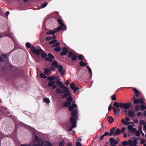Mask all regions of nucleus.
<instances>
[{"label":"nucleus","instance_id":"22","mask_svg":"<svg viewBox=\"0 0 146 146\" xmlns=\"http://www.w3.org/2000/svg\"><path fill=\"white\" fill-rule=\"evenodd\" d=\"M67 102H70L71 103L72 100V98L71 96H68L66 98Z\"/></svg>","mask_w":146,"mask_h":146},{"label":"nucleus","instance_id":"46","mask_svg":"<svg viewBox=\"0 0 146 146\" xmlns=\"http://www.w3.org/2000/svg\"><path fill=\"white\" fill-rule=\"evenodd\" d=\"M60 44L58 42H56V44H53L52 46L53 47H56L58 46H60Z\"/></svg>","mask_w":146,"mask_h":146},{"label":"nucleus","instance_id":"47","mask_svg":"<svg viewBox=\"0 0 146 146\" xmlns=\"http://www.w3.org/2000/svg\"><path fill=\"white\" fill-rule=\"evenodd\" d=\"M132 140L131 139H129L128 141V144L130 145H132Z\"/></svg>","mask_w":146,"mask_h":146},{"label":"nucleus","instance_id":"51","mask_svg":"<svg viewBox=\"0 0 146 146\" xmlns=\"http://www.w3.org/2000/svg\"><path fill=\"white\" fill-rule=\"evenodd\" d=\"M112 108L113 109V110L114 111V114L115 115H117V113H116V108H114V107H112Z\"/></svg>","mask_w":146,"mask_h":146},{"label":"nucleus","instance_id":"44","mask_svg":"<svg viewBox=\"0 0 146 146\" xmlns=\"http://www.w3.org/2000/svg\"><path fill=\"white\" fill-rule=\"evenodd\" d=\"M139 103V100H138L137 99H135L134 101H133V103L135 104H138Z\"/></svg>","mask_w":146,"mask_h":146},{"label":"nucleus","instance_id":"32","mask_svg":"<svg viewBox=\"0 0 146 146\" xmlns=\"http://www.w3.org/2000/svg\"><path fill=\"white\" fill-rule=\"evenodd\" d=\"M57 42V40L55 39H54L50 41L49 42V43L50 44H53L54 43H56Z\"/></svg>","mask_w":146,"mask_h":146},{"label":"nucleus","instance_id":"4","mask_svg":"<svg viewBox=\"0 0 146 146\" xmlns=\"http://www.w3.org/2000/svg\"><path fill=\"white\" fill-rule=\"evenodd\" d=\"M56 83L60 86V88H57L56 90V92L58 95L63 94L64 93V85L62 84L59 81L56 82Z\"/></svg>","mask_w":146,"mask_h":146},{"label":"nucleus","instance_id":"14","mask_svg":"<svg viewBox=\"0 0 146 146\" xmlns=\"http://www.w3.org/2000/svg\"><path fill=\"white\" fill-rule=\"evenodd\" d=\"M121 133V130L119 129H116L115 131L114 132L113 135L115 136L118 135H119Z\"/></svg>","mask_w":146,"mask_h":146},{"label":"nucleus","instance_id":"30","mask_svg":"<svg viewBox=\"0 0 146 146\" xmlns=\"http://www.w3.org/2000/svg\"><path fill=\"white\" fill-rule=\"evenodd\" d=\"M132 139H134L133 141V144L134 145H135L137 144V141L136 138L135 137H133Z\"/></svg>","mask_w":146,"mask_h":146},{"label":"nucleus","instance_id":"18","mask_svg":"<svg viewBox=\"0 0 146 146\" xmlns=\"http://www.w3.org/2000/svg\"><path fill=\"white\" fill-rule=\"evenodd\" d=\"M43 101L47 104H49L50 102V100L49 98H45L43 99Z\"/></svg>","mask_w":146,"mask_h":146},{"label":"nucleus","instance_id":"64","mask_svg":"<svg viewBox=\"0 0 146 146\" xmlns=\"http://www.w3.org/2000/svg\"><path fill=\"white\" fill-rule=\"evenodd\" d=\"M67 146H72V144L70 142L68 143L67 144Z\"/></svg>","mask_w":146,"mask_h":146},{"label":"nucleus","instance_id":"27","mask_svg":"<svg viewBox=\"0 0 146 146\" xmlns=\"http://www.w3.org/2000/svg\"><path fill=\"white\" fill-rule=\"evenodd\" d=\"M61 49L60 47L59 46H57L56 47L54 48V50L57 52H59Z\"/></svg>","mask_w":146,"mask_h":146},{"label":"nucleus","instance_id":"60","mask_svg":"<svg viewBox=\"0 0 146 146\" xmlns=\"http://www.w3.org/2000/svg\"><path fill=\"white\" fill-rule=\"evenodd\" d=\"M138 128H139V131H140V132H141V131H142V126L141 125H139L138 126Z\"/></svg>","mask_w":146,"mask_h":146},{"label":"nucleus","instance_id":"62","mask_svg":"<svg viewBox=\"0 0 146 146\" xmlns=\"http://www.w3.org/2000/svg\"><path fill=\"white\" fill-rule=\"evenodd\" d=\"M65 88V91H70L69 89L68 88L64 86V88Z\"/></svg>","mask_w":146,"mask_h":146},{"label":"nucleus","instance_id":"16","mask_svg":"<svg viewBox=\"0 0 146 146\" xmlns=\"http://www.w3.org/2000/svg\"><path fill=\"white\" fill-rule=\"evenodd\" d=\"M52 66L54 67L57 68L58 67V64L56 61H53L52 63Z\"/></svg>","mask_w":146,"mask_h":146},{"label":"nucleus","instance_id":"48","mask_svg":"<svg viewBox=\"0 0 146 146\" xmlns=\"http://www.w3.org/2000/svg\"><path fill=\"white\" fill-rule=\"evenodd\" d=\"M47 3L45 2V3H43L42 5V8H44L46 6H47Z\"/></svg>","mask_w":146,"mask_h":146},{"label":"nucleus","instance_id":"35","mask_svg":"<svg viewBox=\"0 0 146 146\" xmlns=\"http://www.w3.org/2000/svg\"><path fill=\"white\" fill-rule=\"evenodd\" d=\"M133 127L131 125H128L127 128L129 130H131L133 129Z\"/></svg>","mask_w":146,"mask_h":146},{"label":"nucleus","instance_id":"28","mask_svg":"<svg viewBox=\"0 0 146 146\" xmlns=\"http://www.w3.org/2000/svg\"><path fill=\"white\" fill-rule=\"evenodd\" d=\"M57 68H58V70L59 72L62 71L63 67L60 65H58V67Z\"/></svg>","mask_w":146,"mask_h":146},{"label":"nucleus","instance_id":"53","mask_svg":"<svg viewBox=\"0 0 146 146\" xmlns=\"http://www.w3.org/2000/svg\"><path fill=\"white\" fill-rule=\"evenodd\" d=\"M1 56L4 58H6L7 57V55L6 54H2Z\"/></svg>","mask_w":146,"mask_h":146},{"label":"nucleus","instance_id":"20","mask_svg":"<svg viewBox=\"0 0 146 146\" xmlns=\"http://www.w3.org/2000/svg\"><path fill=\"white\" fill-rule=\"evenodd\" d=\"M55 82L54 81H50L48 82V85L49 87H51L55 84Z\"/></svg>","mask_w":146,"mask_h":146},{"label":"nucleus","instance_id":"5","mask_svg":"<svg viewBox=\"0 0 146 146\" xmlns=\"http://www.w3.org/2000/svg\"><path fill=\"white\" fill-rule=\"evenodd\" d=\"M120 105L121 109L124 108L125 109L124 111L125 112H126V110L131 108L132 106V104L130 103H122L120 102Z\"/></svg>","mask_w":146,"mask_h":146},{"label":"nucleus","instance_id":"29","mask_svg":"<svg viewBox=\"0 0 146 146\" xmlns=\"http://www.w3.org/2000/svg\"><path fill=\"white\" fill-rule=\"evenodd\" d=\"M80 66H81L83 67L86 65V63L83 62V61H81L79 63Z\"/></svg>","mask_w":146,"mask_h":146},{"label":"nucleus","instance_id":"8","mask_svg":"<svg viewBox=\"0 0 146 146\" xmlns=\"http://www.w3.org/2000/svg\"><path fill=\"white\" fill-rule=\"evenodd\" d=\"M78 111L77 109H75L71 112V115L73 117H75L78 114Z\"/></svg>","mask_w":146,"mask_h":146},{"label":"nucleus","instance_id":"10","mask_svg":"<svg viewBox=\"0 0 146 146\" xmlns=\"http://www.w3.org/2000/svg\"><path fill=\"white\" fill-rule=\"evenodd\" d=\"M77 106V105L74 103L72 104L71 106L69 107V110L70 111H73L74 109L76 108Z\"/></svg>","mask_w":146,"mask_h":146},{"label":"nucleus","instance_id":"7","mask_svg":"<svg viewBox=\"0 0 146 146\" xmlns=\"http://www.w3.org/2000/svg\"><path fill=\"white\" fill-rule=\"evenodd\" d=\"M49 57H47L45 58V60L51 62L52 60V59L54 58V57L52 54L49 53L48 54Z\"/></svg>","mask_w":146,"mask_h":146},{"label":"nucleus","instance_id":"57","mask_svg":"<svg viewBox=\"0 0 146 146\" xmlns=\"http://www.w3.org/2000/svg\"><path fill=\"white\" fill-rule=\"evenodd\" d=\"M137 116H140L142 115V113L141 112H139L136 114Z\"/></svg>","mask_w":146,"mask_h":146},{"label":"nucleus","instance_id":"3","mask_svg":"<svg viewBox=\"0 0 146 146\" xmlns=\"http://www.w3.org/2000/svg\"><path fill=\"white\" fill-rule=\"evenodd\" d=\"M57 21L59 24L60 25V26H59L57 28V29H55L54 31H50L46 33V34L47 35H49L51 34H54L57 31H58L61 29H63L64 27V25L63 22L60 19H58Z\"/></svg>","mask_w":146,"mask_h":146},{"label":"nucleus","instance_id":"33","mask_svg":"<svg viewBox=\"0 0 146 146\" xmlns=\"http://www.w3.org/2000/svg\"><path fill=\"white\" fill-rule=\"evenodd\" d=\"M78 59L80 60H82L83 59V56L82 54H80L78 56H77Z\"/></svg>","mask_w":146,"mask_h":146},{"label":"nucleus","instance_id":"39","mask_svg":"<svg viewBox=\"0 0 146 146\" xmlns=\"http://www.w3.org/2000/svg\"><path fill=\"white\" fill-rule=\"evenodd\" d=\"M46 40H50L52 39V37L50 36H48L46 37Z\"/></svg>","mask_w":146,"mask_h":146},{"label":"nucleus","instance_id":"25","mask_svg":"<svg viewBox=\"0 0 146 146\" xmlns=\"http://www.w3.org/2000/svg\"><path fill=\"white\" fill-rule=\"evenodd\" d=\"M140 106V110L141 111H143L144 110L146 109V106H144L143 105H141Z\"/></svg>","mask_w":146,"mask_h":146},{"label":"nucleus","instance_id":"13","mask_svg":"<svg viewBox=\"0 0 146 146\" xmlns=\"http://www.w3.org/2000/svg\"><path fill=\"white\" fill-rule=\"evenodd\" d=\"M72 95L70 91H65V90L64 91V98L72 96Z\"/></svg>","mask_w":146,"mask_h":146},{"label":"nucleus","instance_id":"54","mask_svg":"<svg viewBox=\"0 0 146 146\" xmlns=\"http://www.w3.org/2000/svg\"><path fill=\"white\" fill-rule=\"evenodd\" d=\"M31 143H30L28 144H22L21 145V146H31Z\"/></svg>","mask_w":146,"mask_h":146},{"label":"nucleus","instance_id":"15","mask_svg":"<svg viewBox=\"0 0 146 146\" xmlns=\"http://www.w3.org/2000/svg\"><path fill=\"white\" fill-rule=\"evenodd\" d=\"M120 104V102L118 103L117 102H115L113 104V106L116 108H118L119 107L121 108Z\"/></svg>","mask_w":146,"mask_h":146},{"label":"nucleus","instance_id":"26","mask_svg":"<svg viewBox=\"0 0 146 146\" xmlns=\"http://www.w3.org/2000/svg\"><path fill=\"white\" fill-rule=\"evenodd\" d=\"M139 123L141 125H145L146 124V123L144 120H141L139 121Z\"/></svg>","mask_w":146,"mask_h":146},{"label":"nucleus","instance_id":"34","mask_svg":"<svg viewBox=\"0 0 146 146\" xmlns=\"http://www.w3.org/2000/svg\"><path fill=\"white\" fill-rule=\"evenodd\" d=\"M111 100H115L116 101L117 100L116 99V98L115 95V94H113L112 96H111Z\"/></svg>","mask_w":146,"mask_h":146},{"label":"nucleus","instance_id":"52","mask_svg":"<svg viewBox=\"0 0 146 146\" xmlns=\"http://www.w3.org/2000/svg\"><path fill=\"white\" fill-rule=\"evenodd\" d=\"M82 145L81 143L79 142H77L76 143V146H81Z\"/></svg>","mask_w":146,"mask_h":146},{"label":"nucleus","instance_id":"17","mask_svg":"<svg viewBox=\"0 0 146 146\" xmlns=\"http://www.w3.org/2000/svg\"><path fill=\"white\" fill-rule=\"evenodd\" d=\"M115 127H113L111 129L110 132V136H111L113 135H114V133L115 132L114 131L115 130Z\"/></svg>","mask_w":146,"mask_h":146},{"label":"nucleus","instance_id":"56","mask_svg":"<svg viewBox=\"0 0 146 146\" xmlns=\"http://www.w3.org/2000/svg\"><path fill=\"white\" fill-rule=\"evenodd\" d=\"M64 145V142L62 141L59 144L60 146H63Z\"/></svg>","mask_w":146,"mask_h":146},{"label":"nucleus","instance_id":"58","mask_svg":"<svg viewBox=\"0 0 146 146\" xmlns=\"http://www.w3.org/2000/svg\"><path fill=\"white\" fill-rule=\"evenodd\" d=\"M136 128H133V129L131 130V131L132 133H134L136 131Z\"/></svg>","mask_w":146,"mask_h":146},{"label":"nucleus","instance_id":"38","mask_svg":"<svg viewBox=\"0 0 146 146\" xmlns=\"http://www.w3.org/2000/svg\"><path fill=\"white\" fill-rule=\"evenodd\" d=\"M139 107L138 105H137L135 107V109L136 111H138L139 110Z\"/></svg>","mask_w":146,"mask_h":146},{"label":"nucleus","instance_id":"43","mask_svg":"<svg viewBox=\"0 0 146 146\" xmlns=\"http://www.w3.org/2000/svg\"><path fill=\"white\" fill-rule=\"evenodd\" d=\"M79 90V88L76 87H75L74 88V89H73V90H74V93H75L76 92V91Z\"/></svg>","mask_w":146,"mask_h":146},{"label":"nucleus","instance_id":"45","mask_svg":"<svg viewBox=\"0 0 146 146\" xmlns=\"http://www.w3.org/2000/svg\"><path fill=\"white\" fill-rule=\"evenodd\" d=\"M135 135L137 137H139L140 136V133L139 131H137L136 132Z\"/></svg>","mask_w":146,"mask_h":146},{"label":"nucleus","instance_id":"19","mask_svg":"<svg viewBox=\"0 0 146 146\" xmlns=\"http://www.w3.org/2000/svg\"><path fill=\"white\" fill-rule=\"evenodd\" d=\"M128 115L130 117H132L134 116V113L132 111H130L128 112Z\"/></svg>","mask_w":146,"mask_h":146},{"label":"nucleus","instance_id":"37","mask_svg":"<svg viewBox=\"0 0 146 146\" xmlns=\"http://www.w3.org/2000/svg\"><path fill=\"white\" fill-rule=\"evenodd\" d=\"M55 79V77L53 76H50L48 77V80H54Z\"/></svg>","mask_w":146,"mask_h":146},{"label":"nucleus","instance_id":"9","mask_svg":"<svg viewBox=\"0 0 146 146\" xmlns=\"http://www.w3.org/2000/svg\"><path fill=\"white\" fill-rule=\"evenodd\" d=\"M51 72L50 69L46 68L44 69V73L48 75H49Z\"/></svg>","mask_w":146,"mask_h":146},{"label":"nucleus","instance_id":"42","mask_svg":"<svg viewBox=\"0 0 146 146\" xmlns=\"http://www.w3.org/2000/svg\"><path fill=\"white\" fill-rule=\"evenodd\" d=\"M139 102L141 104H143L144 103V101L141 98L139 99Z\"/></svg>","mask_w":146,"mask_h":146},{"label":"nucleus","instance_id":"12","mask_svg":"<svg viewBox=\"0 0 146 146\" xmlns=\"http://www.w3.org/2000/svg\"><path fill=\"white\" fill-rule=\"evenodd\" d=\"M107 118L108 121L110 124L112 123L114 121V119L112 116H108Z\"/></svg>","mask_w":146,"mask_h":146},{"label":"nucleus","instance_id":"36","mask_svg":"<svg viewBox=\"0 0 146 146\" xmlns=\"http://www.w3.org/2000/svg\"><path fill=\"white\" fill-rule=\"evenodd\" d=\"M122 145H128V142L126 141H124L122 143Z\"/></svg>","mask_w":146,"mask_h":146},{"label":"nucleus","instance_id":"61","mask_svg":"<svg viewBox=\"0 0 146 146\" xmlns=\"http://www.w3.org/2000/svg\"><path fill=\"white\" fill-rule=\"evenodd\" d=\"M121 123L123 124H125L126 122V121L124 119H122L121 120Z\"/></svg>","mask_w":146,"mask_h":146},{"label":"nucleus","instance_id":"63","mask_svg":"<svg viewBox=\"0 0 146 146\" xmlns=\"http://www.w3.org/2000/svg\"><path fill=\"white\" fill-rule=\"evenodd\" d=\"M125 119L126 121H129L130 120V119L127 117H125Z\"/></svg>","mask_w":146,"mask_h":146},{"label":"nucleus","instance_id":"40","mask_svg":"<svg viewBox=\"0 0 146 146\" xmlns=\"http://www.w3.org/2000/svg\"><path fill=\"white\" fill-rule=\"evenodd\" d=\"M40 77L43 78H46V77L45 76V75L42 73H40Z\"/></svg>","mask_w":146,"mask_h":146},{"label":"nucleus","instance_id":"6","mask_svg":"<svg viewBox=\"0 0 146 146\" xmlns=\"http://www.w3.org/2000/svg\"><path fill=\"white\" fill-rule=\"evenodd\" d=\"M31 50L32 52L37 55L40 54L42 52V49H36L34 47H32L31 48Z\"/></svg>","mask_w":146,"mask_h":146},{"label":"nucleus","instance_id":"49","mask_svg":"<svg viewBox=\"0 0 146 146\" xmlns=\"http://www.w3.org/2000/svg\"><path fill=\"white\" fill-rule=\"evenodd\" d=\"M88 71L90 73V75L92 77V70H91V68H90L88 69Z\"/></svg>","mask_w":146,"mask_h":146},{"label":"nucleus","instance_id":"21","mask_svg":"<svg viewBox=\"0 0 146 146\" xmlns=\"http://www.w3.org/2000/svg\"><path fill=\"white\" fill-rule=\"evenodd\" d=\"M44 146H52V145L50 142L46 141L45 142Z\"/></svg>","mask_w":146,"mask_h":146},{"label":"nucleus","instance_id":"59","mask_svg":"<svg viewBox=\"0 0 146 146\" xmlns=\"http://www.w3.org/2000/svg\"><path fill=\"white\" fill-rule=\"evenodd\" d=\"M70 83V82L69 80H67L65 83H64V84L66 86H68Z\"/></svg>","mask_w":146,"mask_h":146},{"label":"nucleus","instance_id":"11","mask_svg":"<svg viewBox=\"0 0 146 146\" xmlns=\"http://www.w3.org/2000/svg\"><path fill=\"white\" fill-rule=\"evenodd\" d=\"M133 92L135 94V96L136 97L139 96L140 94V92L136 88H133Z\"/></svg>","mask_w":146,"mask_h":146},{"label":"nucleus","instance_id":"31","mask_svg":"<svg viewBox=\"0 0 146 146\" xmlns=\"http://www.w3.org/2000/svg\"><path fill=\"white\" fill-rule=\"evenodd\" d=\"M70 86L71 89L72 90H73V89H74V88L75 87V84L73 82L72 83L70 84Z\"/></svg>","mask_w":146,"mask_h":146},{"label":"nucleus","instance_id":"23","mask_svg":"<svg viewBox=\"0 0 146 146\" xmlns=\"http://www.w3.org/2000/svg\"><path fill=\"white\" fill-rule=\"evenodd\" d=\"M115 139L113 137H111L110 139V145L114 144Z\"/></svg>","mask_w":146,"mask_h":146},{"label":"nucleus","instance_id":"24","mask_svg":"<svg viewBox=\"0 0 146 146\" xmlns=\"http://www.w3.org/2000/svg\"><path fill=\"white\" fill-rule=\"evenodd\" d=\"M71 104V103L70 102H64V107L70 106Z\"/></svg>","mask_w":146,"mask_h":146},{"label":"nucleus","instance_id":"55","mask_svg":"<svg viewBox=\"0 0 146 146\" xmlns=\"http://www.w3.org/2000/svg\"><path fill=\"white\" fill-rule=\"evenodd\" d=\"M110 133H109L108 132H105L104 134L103 135L104 136H106L107 135H109L110 136Z\"/></svg>","mask_w":146,"mask_h":146},{"label":"nucleus","instance_id":"41","mask_svg":"<svg viewBox=\"0 0 146 146\" xmlns=\"http://www.w3.org/2000/svg\"><path fill=\"white\" fill-rule=\"evenodd\" d=\"M42 54H41V56L42 58H44L45 57H46L47 56V55L44 52H42Z\"/></svg>","mask_w":146,"mask_h":146},{"label":"nucleus","instance_id":"2","mask_svg":"<svg viewBox=\"0 0 146 146\" xmlns=\"http://www.w3.org/2000/svg\"><path fill=\"white\" fill-rule=\"evenodd\" d=\"M70 123H72L71 127L70 126V124H69L65 129L66 130L68 131H71L73 128L76 127V122L75 120V117L70 118Z\"/></svg>","mask_w":146,"mask_h":146},{"label":"nucleus","instance_id":"1","mask_svg":"<svg viewBox=\"0 0 146 146\" xmlns=\"http://www.w3.org/2000/svg\"><path fill=\"white\" fill-rule=\"evenodd\" d=\"M68 54V56L69 58H71L72 61H75L77 59V55L70 51H68V49L64 47V55Z\"/></svg>","mask_w":146,"mask_h":146},{"label":"nucleus","instance_id":"50","mask_svg":"<svg viewBox=\"0 0 146 146\" xmlns=\"http://www.w3.org/2000/svg\"><path fill=\"white\" fill-rule=\"evenodd\" d=\"M26 46L28 48H30L31 47L30 43L29 42H27L26 44Z\"/></svg>","mask_w":146,"mask_h":146}]
</instances>
